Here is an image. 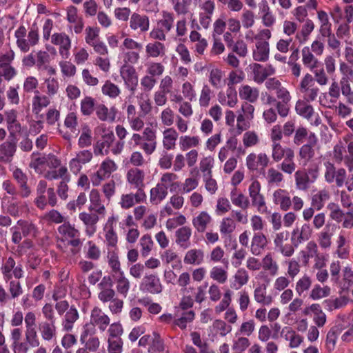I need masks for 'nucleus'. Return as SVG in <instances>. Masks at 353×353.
Returning <instances> with one entry per match:
<instances>
[{"instance_id": "a18cd8bd", "label": "nucleus", "mask_w": 353, "mask_h": 353, "mask_svg": "<svg viewBox=\"0 0 353 353\" xmlns=\"http://www.w3.org/2000/svg\"><path fill=\"white\" fill-rule=\"evenodd\" d=\"M330 292L331 289L329 286L321 287L319 284H315L310 292L309 297L312 300H319L328 296Z\"/></svg>"}, {"instance_id": "412c9836", "label": "nucleus", "mask_w": 353, "mask_h": 353, "mask_svg": "<svg viewBox=\"0 0 353 353\" xmlns=\"http://www.w3.org/2000/svg\"><path fill=\"white\" fill-rule=\"evenodd\" d=\"M114 282L118 294L125 298L130 288V283L125 276L124 272H121L118 274H113Z\"/></svg>"}, {"instance_id": "79ce46f5", "label": "nucleus", "mask_w": 353, "mask_h": 353, "mask_svg": "<svg viewBox=\"0 0 353 353\" xmlns=\"http://www.w3.org/2000/svg\"><path fill=\"white\" fill-rule=\"evenodd\" d=\"M35 96L32 99V111L34 114H38L43 108L47 107L50 101L49 98L45 95H39L38 90L34 92Z\"/></svg>"}, {"instance_id": "4468645a", "label": "nucleus", "mask_w": 353, "mask_h": 353, "mask_svg": "<svg viewBox=\"0 0 353 353\" xmlns=\"http://www.w3.org/2000/svg\"><path fill=\"white\" fill-rule=\"evenodd\" d=\"M144 176V172L137 168L130 169L126 174L128 182L137 188V190H143Z\"/></svg>"}, {"instance_id": "6e6552de", "label": "nucleus", "mask_w": 353, "mask_h": 353, "mask_svg": "<svg viewBox=\"0 0 353 353\" xmlns=\"http://www.w3.org/2000/svg\"><path fill=\"white\" fill-rule=\"evenodd\" d=\"M110 319L101 308L94 307L91 311L90 323L92 326H97L100 331L103 332L110 325Z\"/></svg>"}, {"instance_id": "052dcab7", "label": "nucleus", "mask_w": 353, "mask_h": 353, "mask_svg": "<svg viewBox=\"0 0 353 353\" xmlns=\"http://www.w3.org/2000/svg\"><path fill=\"white\" fill-rule=\"evenodd\" d=\"M212 327L216 333L221 336H225L232 331L231 325H227L225 321L221 319H216L213 322Z\"/></svg>"}, {"instance_id": "a878e982", "label": "nucleus", "mask_w": 353, "mask_h": 353, "mask_svg": "<svg viewBox=\"0 0 353 353\" xmlns=\"http://www.w3.org/2000/svg\"><path fill=\"white\" fill-rule=\"evenodd\" d=\"M6 121L8 124V129L10 131V137H14L13 131L20 132L21 124L17 121V112L15 110H10L5 112Z\"/></svg>"}, {"instance_id": "f03ea898", "label": "nucleus", "mask_w": 353, "mask_h": 353, "mask_svg": "<svg viewBox=\"0 0 353 353\" xmlns=\"http://www.w3.org/2000/svg\"><path fill=\"white\" fill-rule=\"evenodd\" d=\"M117 166L113 160L107 159L100 165L99 170L90 175V181L94 186H98L101 182L110 176Z\"/></svg>"}, {"instance_id": "393cba45", "label": "nucleus", "mask_w": 353, "mask_h": 353, "mask_svg": "<svg viewBox=\"0 0 353 353\" xmlns=\"http://www.w3.org/2000/svg\"><path fill=\"white\" fill-rule=\"evenodd\" d=\"M168 194V186L163 183H158L150 190V202L157 205L162 201Z\"/></svg>"}, {"instance_id": "aec40b11", "label": "nucleus", "mask_w": 353, "mask_h": 353, "mask_svg": "<svg viewBox=\"0 0 353 353\" xmlns=\"http://www.w3.org/2000/svg\"><path fill=\"white\" fill-rule=\"evenodd\" d=\"M192 230L188 226H183L179 228L175 232L176 243L183 249L188 248L190 243Z\"/></svg>"}, {"instance_id": "774afa93", "label": "nucleus", "mask_w": 353, "mask_h": 353, "mask_svg": "<svg viewBox=\"0 0 353 353\" xmlns=\"http://www.w3.org/2000/svg\"><path fill=\"white\" fill-rule=\"evenodd\" d=\"M108 353H121L123 351V340L122 339L108 338Z\"/></svg>"}, {"instance_id": "8fccbe9b", "label": "nucleus", "mask_w": 353, "mask_h": 353, "mask_svg": "<svg viewBox=\"0 0 353 353\" xmlns=\"http://www.w3.org/2000/svg\"><path fill=\"white\" fill-rule=\"evenodd\" d=\"M200 139L197 136H181L179 141L180 149L185 151L191 148L196 147L199 145Z\"/></svg>"}, {"instance_id": "39448f33", "label": "nucleus", "mask_w": 353, "mask_h": 353, "mask_svg": "<svg viewBox=\"0 0 353 353\" xmlns=\"http://www.w3.org/2000/svg\"><path fill=\"white\" fill-rule=\"evenodd\" d=\"M120 74L127 88L133 94L138 85V76L135 68L130 64H124L120 69Z\"/></svg>"}, {"instance_id": "c756f323", "label": "nucleus", "mask_w": 353, "mask_h": 353, "mask_svg": "<svg viewBox=\"0 0 353 353\" xmlns=\"http://www.w3.org/2000/svg\"><path fill=\"white\" fill-rule=\"evenodd\" d=\"M79 312L74 305H72L66 312L62 322V325L65 331H70L74 323L79 319Z\"/></svg>"}, {"instance_id": "e433bc0d", "label": "nucleus", "mask_w": 353, "mask_h": 353, "mask_svg": "<svg viewBox=\"0 0 353 353\" xmlns=\"http://www.w3.org/2000/svg\"><path fill=\"white\" fill-rule=\"evenodd\" d=\"M314 22L311 19H307L303 25L301 30L296 34V39L299 40L300 43H305L314 30Z\"/></svg>"}, {"instance_id": "4c0bfd02", "label": "nucleus", "mask_w": 353, "mask_h": 353, "mask_svg": "<svg viewBox=\"0 0 353 353\" xmlns=\"http://www.w3.org/2000/svg\"><path fill=\"white\" fill-rule=\"evenodd\" d=\"M211 220V216L203 211L193 219L192 224L199 232H203Z\"/></svg>"}, {"instance_id": "f3484780", "label": "nucleus", "mask_w": 353, "mask_h": 353, "mask_svg": "<svg viewBox=\"0 0 353 353\" xmlns=\"http://www.w3.org/2000/svg\"><path fill=\"white\" fill-rule=\"evenodd\" d=\"M267 245V237L263 233H254L251 241L250 251L252 254L259 256L263 252Z\"/></svg>"}, {"instance_id": "7c9ffc66", "label": "nucleus", "mask_w": 353, "mask_h": 353, "mask_svg": "<svg viewBox=\"0 0 353 353\" xmlns=\"http://www.w3.org/2000/svg\"><path fill=\"white\" fill-rule=\"evenodd\" d=\"M259 91L256 88L243 85L239 88V96L250 103H254L259 98Z\"/></svg>"}, {"instance_id": "6e6d98bb", "label": "nucleus", "mask_w": 353, "mask_h": 353, "mask_svg": "<svg viewBox=\"0 0 353 353\" xmlns=\"http://www.w3.org/2000/svg\"><path fill=\"white\" fill-rule=\"evenodd\" d=\"M288 150H293L290 148H283L279 143H274L272 144V157L276 162H279L283 158H285L287 156Z\"/></svg>"}, {"instance_id": "f8f14e48", "label": "nucleus", "mask_w": 353, "mask_h": 353, "mask_svg": "<svg viewBox=\"0 0 353 353\" xmlns=\"http://www.w3.org/2000/svg\"><path fill=\"white\" fill-rule=\"evenodd\" d=\"M13 138H15L13 137ZM17 151V143L12 141H7L0 145V162L4 163H10Z\"/></svg>"}, {"instance_id": "680f3d73", "label": "nucleus", "mask_w": 353, "mask_h": 353, "mask_svg": "<svg viewBox=\"0 0 353 353\" xmlns=\"http://www.w3.org/2000/svg\"><path fill=\"white\" fill-rule=\"evenodd\" d=\"M94 99L91 97H85L81 102V112L83 115L89 116L94 111Z\"/></svg>"}, {"instance_id": "c03bdc74", "label": "nucleus", "mask_w": 353, "mask_h": 353, "mask_svg": "<svg viewBox=\"0 0 353 353\" xmlns=\"http://www.w3.org/2000/svg\"><path fill=\"white\" fill-rule=\"evenodd\" d=\"M254 300L263 305H270L272 301L271 296H266V286H259L254 292Z\"/></svg>"}, {"instance_id": "20e7f679", "label": "nucleus", "mask_w": 353, "mask_h": 353, "mask_svg": "<svg viewBox=\"0 0 353 353\" xmlns=\"http://www.w3.org/2000/svg\"><path fill=\"white\" fill-rule=\"evenodd\" d=\"M115 139L114 132L110 130H103L101 139L96 141L93 145L95 155H107L109 154L110 148Z\"/></svg>"}, {"instance_id": "4be33fe9", "label": "nucleus", "mask_w": 353, "mask_h": 353, "mask_svg": "<svg viewBox=\"0 0 353 353\" xmlns=\"http://www.w3.org/2000/svg\"><path fill=\"white\" fill-rule=\"evenodd\" d=\"M302 62L303 65L310 70L321 66V62L315 57L310 48L305 46L301 50Z\"/></svg>"}, {"instance_id": "a211bd4d", "label": "nucleus", "mask_w": 353, "mask_h": 353, "mask_svg": "<svg viewBox=\"0 0 353 353\" xmlns=\"http://www.w3.org/2000/svg\"><path fill=\"white\" fill-rule=\"evenodd\" d=\"M79 217L86 226L85 233L87 235L92 236L97 230L96 224L99 221V216L97 214L81 212Z\"/></svg>"}, {"instance_id": "338daca9", "label": "nucleus", "mask_w": 353, "mask_h": 353, "mask_svg": "<svg viewBox=\"0 0 353 353\" xmlns=\"http://www.w3.org/2000/svg\"><path fill=\"white\" fill-rule=\"evenodd\" d=\"M223 79V72L219 68L211 70L209 76V81L211 85L215 88L221 87V81Z\"/></svg>"}, {"instance_id": "c9c22d12", "label": "nucleus", "mask_w": 353, "mask_h": 353, "mask_svg": "<svg viewBox=\"0 0 353 353\" xmlns=\"http://www.w3.org/2000/svg\"><path fill=\"white\" fill-rule=\"evenodd\" d=\"M329 199L330 194L327 190H320L315 194L312 195L311 205L316 210H320L323 208L325 203L329 200Z\"/></svg>"}, {"instance_id": "5fc2aeb1", "label": "nucleus", "mask_w": 353, "mask_h": 353, "mask_svg": "<svg viewBox=\"0 0 353 353\" xmlns=\"http://www.w3.org/2000/svg\"><path fill=\"white\" fill-rule=\"evenodd\" d=\"M234 279L238 285H236V283H233L231 287L238 290L248 283L249 280L248 272L243 268L239 269L234 274Z\"/></svg>"}, {"instance_id": "a19ab883", "label": "nucleus", "mask_w": 353, "mask_h": 353, "mask_svg": "<svg viewBox=\"0 0 353 353\" xmlns=\"http://www.w3.org/2000/svg\"><path fill=\"white\" fill-rule=\"evenodd\" d=\"M145 52L148 57L155 58L165 54V47L159 41L149 43L145 46Z\"/></svg>"}, {"instance_id": "f257e3e1", "label": "nucleus", "mask_w": 353, "mask_h": 353, "mask_svg": "<svg viewBox=\"0 0 353 353\" xmlns=\"http://www.w3.org/2000/svg\"><path fill=\"white\" fill-rule=\"evenodd\" d=\"M273 202L282 211L289 210L291 206L294 211H299L303 207V201L301 197L295 196L291 199L290 193L283 189H278L274 192Z\"/></svg>"}, {"instance_id": "37998d69", "label": "nucleus", "mask_w": 353, "mask_h": 353, "mask_svg": "<svg viewBox=\"0 0 353 353\" xmlns=\"http://www.w3.org/2000/svg\"><path fill=\"white\" fill-rule=\"evenodd\" d=\"M190 335L192 343L199 349L200 353H214L213 350L210 349L208 343L202 340L200 333L192 332Z\"/></svg>"}, {"instance_id": "9b49d317", "label": "nucleus", "mask_w": 353, "mask_h": 353, "mask_svg": "<svg viewBox=\"0 0 353 353\" xmlns=\"http://www.w3.org/2000/svg\"><path fill=\"white\" fill-rule=\"evenodd\" d=\"M12 176L19 187V195L22 198H27L31 194V189L28 185V176L21 169L15 168L12 172Z\"/></svg>"}, {"instance_id": "49530a36", "label": "nucleus", "mask_w": 353, "mask_h": 353, "mask_svg": "<svg viewBox=\"0 0 353 353\" xmlns=\"http://www.w3.org/2000/svg\"><path fill=\"white\" fill-rule=\"evenodd\" d=\"M17 224L21 226V232L23 236H32L35 237L37 236L39 230L36 225L33 223L19 220L17 221Z\"/></svg>"}, {"instance_id": "2f4dec72", "label": "nucleus", "mask_w": 353, "mask_h": 353, "mask_svg": "<svg viewBox=\"0 0 353 353\" xmlns=\"http://www.w3.org/2000/svg\"><path fill=\"white\" fill-rule=\"evenodd\" d=\"M148 352L168 353V351L165 350L163 339L161 337L159 334L156 332L152 333V339L148 347Z\"/></svg>"}, {"instance_id": "473e14b6", "label": "nucleus", "mask_w": 353, "mask_h": 353, "mask_svg": "<svg viewBox=\"0 0 353 353\" xmlns=\"http://www.w3.org/2000/svg\"><path fill=\"white\" fill-rule=\"evenodd\" d=\"M178 133L174 128H168L163 132V145L167 150H173L176 145Z\"/></svg>"}, {"instance_id": "dca6fc26", "label": "nucleus", "mask_w": 353, "mask_h": 353, "mask_svg": "<svg viewBox=\"0 0 353 353\" xmlns=\"http://www.w3.org/2000/svg\"><path fill=\"white\" fill-rule=\"evenodd\" d=\"M150 26L149 18L146 15H141L134 12L130 19V27L134 30L144 32L148 30Z\"/></svg>"}, {"instance_id": "69168bd1", "label": "nucleus", "mask_w": 353, "mask_h": 353, "mask_svg": "<svg viewBox=\"0 0 353 353\" xmlns=\"http://www.w3.org/2000/svg\"><path fill=\"white\" fill-rule=\"evenodd\" d=\"M210 277L219 283H224L227 281L228 273L223 268L215 266L210 271Z\"/></svg>"}, {"instance_id": "9d476101", "label": "nucleus", "mask_w": 353, "mask_h": 353, "mask_svg": "<svg viewBox=\"0 0 353 353\" xmlns=\"http://www.w3.org/2000/svg\"><path fill=\"white\" fill-rule=\"evenodd\" d=\"M51 42L59 46V53L63 58L67 59L69 55V50L71 48V40L64 32L54 33L51 37Z\"/></svg>"}, {"instance_id": "e2e57ef3", "label": "nucleus", "mask_w": 353, "mask_h": 353, "mask_svg": "<svg viewBox=\"0 0 353 353\" xmlns=\"http://www.w3.org/2000/svg\"><path fill=\"white\" fill-rule=\"evenodd\" d=\"M232 292L230 290H225L223 299L219 304L215 307V312L216 313L219 314L228 308L232 301Z\"/></svg>"}, {"instance_id": "b1692460", "label": "nucleus", "mask_w": 353, "mask_h": 353, "mask_svg": "<svg viewBox=\"0 0 353 353\" xmlns=\"http://www.w3.org/2000/svg\"><path fill=\"white\" fill-rule=\"evenodd\" d=\"M39 330L43 340L51 341L55 337L57 333L55 321L41 322L39 325Z\"/></svg>"}, {"instance_id": "4d7b16f0", "label": "nucleus", "mask_w": 353, "mask_h": 353, "mask_svg": "<svg viewBox=\"0 0 353 353\" xmlns=\"http://www.w3.org/2000/svg\"><path fill=\"white\" fill-rule=\"evenodd\" d=\"M102 92L103 94L110 98H116L121 92L119 87L110 81H106L102 87Z\"/></svg>"}, {"instance_id": "f704fd0d", "label": "nucleus", "mask_w": 353, "mask_h": 353, "mask_svg": "<svg viewBox=\"0 0 353 353\" xmlns=\"http://www.w3.org/2000/svg\"><path fill=\"white\" fill-rule=\"evenodd\" d=\"M230 199L235 206L239 207L243 210H246L250 206V201L248 197L243 193L238 192L236 188L232 190Z\"/></svg>"}, {"instance_id": "864d4df0", "label": "nucleus", "mask_w": 353, "mask_h": 353, "mask_svg": "<svg viewBox=\"0 0 353 353\" xmlns=\"http://www.w3.org/2000/svg\"><path fill=\"white\" fill-rule=\"evenodd\" d=\"M261 266L265 270L270 272V274L274 276L277 274L279 267L276 261L272 259L270 254L265 255L262 259Z\"/></svg>"}, {"instance_id": "2eb2a0df", "label": "nucleus", "mask_w": 353, "mask_h": 353, "mask_svg": "<svg viewBox=\"0 0 353 353\" xmlns=\"http://www.w3.org/2000/svg\"><path fill=\"white\" fill-rule=\"evenodd\" d=\"M114 221V216L110 217L103 228V231L107 247L117 249L118 236L113 226Z\"/></svg>"}, {"instance_id": "6ab92c4d", "label": "nucleus", "mask_w": 353, "mask_h": 353, "mask_svg": "<svg viewBox=\"0 0 353 353\" xmlns=\"http://www.w3.org/2000/svg\"><path fill=\"white\" fill-rule=\"evenodd\" d=\"M254 80L257 83H262L269 76L275 73V69L271 65L263 68L259 63L253 65Z\"/></svg>"}, {"instance_id": "c85d7f7f", "label": "nucleus", "mask_w": 353, "mask_h": 353, "mask_svg": "<svg viewBox=\"0 0 353 353\" xmlns=\"http://www.w3.org/2000/svg\"><path fill=\"white\" fill-rule=\"evenodd\" d=\"M343 326L341 324L333 326L327 332L326 336V348L329 352L334 350L338 336L341 333Z\"/></svg>"}, {"instance_id": "72a5a7b5", "label": "nucleus", "mask_w": 353, "mask_h": 353, "mask_svg": "<svg viewBox=\"0 0 353 353\" xmlns=\"http://www.w3.org/2000/svg\"><path fill=\"white\" fill-rule=\"evenodd\" d=\"M333 234L334 227H332L330 225H326L319 236V243L322 248L327 249L331 246V239Z\"/></svg>"}, {"instance_id": "ea45409f", "label": "nucleus", "mask_w": 353, "mask_h": 353, "mask_svg": "<svg viewBox=\"0 0 353 353\" xmlns=\"http://www.w3.org/2000/svg\"><path fill=\"white\" fill-rule=\"evenodd\" d=\"M294 178L299 190H305L309 188L310 184L313 183L307 175L305 170H297L294 174Z\"/></svg>"}, {"instance_id": "cd10ccee", "label": "nucleus", "mask_w": 353, "mask_h": 353, "mask_svg": "<svg viewBox=\"0 0 353 353\" xmlns=\"http://www.w3.org/2000/svg\"><path fill=\"white\" fill-rule=\"evenodd\" d=\"M204 252L200 249H191L184 256V263L188 265H200L203 263Z\"/></svg>"}, {"instance_id": "423d86ee", "label": "nucleus", "mask_w": 353, "mask_h": 353, "mask_svg": "<svg viewBox=\"0 0 353 353\" xmlns=\"http://www.w3.org/2000/svg\"><path fill=\"white\" fill-rule=\"evenodd\" d=\"M140 290L153 294H159L163 290V286L159 278L155 274L145 275L140 284Z\"/></svg>"}, {"instance_id": "ddd939ff", "label": "nucleus", "mask_w": 353, "mask_h": 353, "mask_svg": "<svg viewBox=\"0 0 353 353\" xmlns=\"http://www.w3.org/2000/svg\"><path fill=\"white\" fill-rule=\"evenodd\" d=\"M145 199L144 190H137L135 194H122L119 204L123 209H129L135 203L143 202Z\"/></svg>"}, {"instance_id": "58836bf2", "label": "nucleus", "mask_w": 353, "mask_h": 353, "mask_svg": "<svg viewBox=\"0 0 353 353\" xmlns=\"http://www.w3.org/2000/svg\"><path fill=\"white\" fill-rule=\"evenodd\" d=\"M287 152V156L279 165V168L285 173L291 174L296 169V164L294 161V150H288Z\"/></svg>"}, {"instance_id": "0eeeda50", "label": "nucleus", "mask_w": 353, "mask_h": 353, "mask_svg": "<svg viewBox=\"0 0 353 353\" xmlns=\"http://www.w3.org/2000/svg\"><path fill=\"white\" fill-rule=\"evenodd\" d=\"M318 139L316 134L311 132L308 136V143L303 145L299 152V156L303 160V165L306 166L309 161L315 154L313 148L316 145Z\"/></svg>"}, {"instance_id": "1a4fd4ad", "label": "nucleus", "mask_w": 353, "mask_h": 353, "mask_svg": "<svg viewBox=\"0 0 353 353\" xmlns=\"http://www.w3.org/2000/svg\"><path fill=\"white\" fill-rule=\"evenodd\" d=\"M312 232V230L308 223H304L301 228L296 227L291 232V242L299 247L300 244L309 240Z\"/></svg>"}, {"instance_id": "bb28decb", "label": "nucleus", "mask_w": 353, "mask_h": 353, "mask_svg": "<svg viewBox=\"0 0 353 353\" xmlns=\"http://www.w3.org/2000/svg\"><path fill=\"white\" fill-rule=\"evenodd\" d=\"M256 49L253 51V59L256 61H265L269 57V43L268 41H261L256 43Z\"/></svg>"}, {"instance_id": "de8ad7c7", "label": "nucleus", "mask_w": 353, "mask_h": 353, "mask_svg": "<svg viewBox=\"0 0 353 353\" xmlns=\"http://www.w3.org/2000/svg\"><path fill=\"white\" fill-rule=\"evenodd\" d=\"M163 18L157 21V26L163 29L165 32L171 30L174 23V15L172 13L163 11Z\"/></svg>"}, {"instance_id": "09e8293b", "label": "nucleus", "mask_w": 353, "mask_h": 353, "mask_svg": "<svg viewBox=\"0 0 353 353\" xmlns=\"http://www.w3.org/2000/svg\"><path fill=\"white\" fill-rule=\"evenodd\" d=\"M312 283V279L307 274L303 275L296 283L295 290L296 294L300 296H302L304 292L309 290Z\"/></svg>"}, {"instance_id": "0e129e2a", "label": "nucleus", "mask_w": 353, "mask_h": 353, "mask_svg": "<svg viewBox=\"0 0 353 353\" xmlns=\"http://www.w3.org/2000/svg\"><path fill=\"white\" fill-rule=\"evenodd\" d=\"M323 305L325 310L332 311L345 306L346 302L341 298L329 299H325L323 302Z\"/></svg>"}, {"instance_id": "3c124183", "label": "nucleus", "mask_w": 353, "mask_h": 353, "mask_svg": "<svg viewBox=\"0 0 353 353\" xmlns=\"http://www.w3.org/2000/svg\"><path fill=\"white\" fill-rule=\"evenodd\" d=\"M107 257L108 265L112 270V274H118L121 272H123L121 270L120 261L115 250L108 251Z\"/></svg>"}, {"instance_id": "bf43d9fd", "label": "nucleus", "mask_w": 353, "mask_h": 353, "mask_svg": "<svg viewBox=\"0 0 353 353\" xmlns=\"http://www.w3.org/2000/svg\"><path fill=\"white\" fill-rule=\"evenodd\" d=\"M85 42L90 46L99 40V28L88 26L85 29Z\"/></svg>"}, {"instance_id": "5701e85b", "label": "nucleus", "mask_w": 353, "mask_h": 353, "mask_svg": "<svg viewBox=\"0 0 353 353\" xmlns=\"http://www.w3.org/2000/svg\"><path fill=\"white\" fill-rule=\"evenodd\" d=\"M59 234L61 236V241H68L71 238L80 236L79 230L74 228V225H71L70 222H63L57 228Z\"/></svg>"}, {"instance_id": "603ef678", "label": "nucleus", "mask_w": 353, "mask_h": 353, "mask_svg": "<svg viewBox=\"0 0 353 353\" xmlns=\"http://www.w3.org/2000/svg\"><path fill=\"white\" fill-rule=\"evenodd\" d=\"M295 110L298 114L307 119H310L314 114L313 107L302 101L296 102Z\"/></svg>"}, {"instance_id": "7ed1b4c3", "label": "nucleus", "mask_w": 353, "mask_h": 353, "mask_svg": "<svg viewBox=\"0 0 353 353\" xmlns=\"http://www.w3.org/2000/svg\"><path fill=\"white\" fill-rule=\"evenodd\" d=\"M324 165L325 166V181L329 183L335 181L337 187H342L346 179V170L344 168H339L336 170L334 165L329 161L325 162Z\"/></svg>"}, {"instance_id": "13d9d810", "label": "nucleus", "mask_w": 353, "mask_h": 353, "mask_svg": "<svg viewBox=\"0 0 353 353\" xmlns=\"http://www.w3.org/2000/svg\"><path fill=\"white\" fill-rule=\"evenodd\" d=\"M15 261L12 256H10L6 259L1 268V270L2 274L3 275L4 279L10 280L12 279V271L15 267Z\"/></svg>"}]
</instances>
